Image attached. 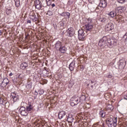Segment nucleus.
<instances>
[{
  "instance_id": "8",
  "label": "nucleus",
  "mask_w": 127,
  "mask_h": 127,
  "mask_svg": "<svg viewBox=\"0 0 127 127\" xmlns=\"http://www.w3.org/2000/svg\"><path fill=\"white\" fill-rule=\"evenodd\" d=\"M66 114L65 111H62L60 112L58 114L59 119H60V120H62V119L66 120V119H67V115Z\"/></svg>"
},
{
  "instance_id": "33",
  "label": "nucleus",
  "mask_w": 127,
  "mask_h": 127,
  "mask_svg": "<svg viewBox=\"0 0 127 127\" xmlns=\"http://www.w3.org/2000/svg\"><path fill=\"white\" fill-rule=\"evenodd\" d=\"M34 125H35V126L37 127H40V125H41V123H37L36 122H34Z\"/></svg>"
},
{
  "instance_id": "30",
  "label": "nucleus",
  "mask_w": 127,
  "mask_h": 127,
  "mask_svg": "<svg viewBox=\"0 0 127 127\" xmlns=\"http://www.w3.org/2000/svg\"><path fill=\"white\" fill-rule=\"evenodd\" d=\"M6 13L7 15H9L11 13V9H6Z\"/></svg>"
},
{
  "instance_id": "55",
  "label": "nucleus",
  "mask_w": 127,
  "mask_h": 127,
  "mask_svg": "<svg viewBox=\"0 0 127 127\" xmlns=\"http://www.w3.org/2000/svg\"><path fill=\"white\" fill-rule=\"evenodd\" d=\"M82 97H84V98H85V96H83Z\"/></svg>"
},
{
  "instance_id": "21",
  "label": "nucleus",
  "mask_w": 127,
  "mask_h": 127,
  "mask_svg": "<svg viewBox=\"0 0 127 127\" xmlns=\"http://www.w3.org/2000/svg\"><path fill=\"white\" fill-rule=\"evenodd\" d=\"M99 115L101 118H105L106 117V112L104 111H101L99 112Z\"/></svg>"
},
{
  "instance_id": "24",
  "label": "nucleus",
  "mask_w": 127,
  "mask_h": 127,
  "mask_svg": "<svg viewBox=\"0 0 127 127\" xmlns=\"http://www.w3.org/2000/svg\"><path fill=\"white\" fill-rule=\"evenodd\" d=\"M69 69L70 71H73L74 70V67H75V64H69L68 65Z\"/></svg>"
},
{
  "instance_id": "50",
  "label": "nucleus",
  "mask_w": 127,
  "mask_h": 127,
  "mask_svg": "<svg viewBox=\"0 0 127 127\" xmlns=\"http://www.w3.org/2000/svg\"><path fill=\"white\" fill-rule=\"evenodd\" d=\"M89 82H90L91 84L94 83V81H92V80H89Z\"/></svg>"
},
{
  "instance_id": "5",
  "label": "nucleus",
  "mask_w": 127,
  "mask_h": 127,
  "mask_svg": "<svg viewBox=\"0 0 127 127\" xmlns=\"http://www.w3.org/2000/svg\"><path fill=\"white\" fill-rule=\"evenodd\" d=\"M66 32L67 36L68 37H72V36H74V34H75V30H74L73 27H70L66 30Z\"/></svg>"
},
{
  "instance_id": "27",
  "label": "nucleus",
  "mask_w": 127,
  "mask_h": 127,
  "mask_svg": "<svg viewBox=\"0 0 127 127\" xmlns=\"http://www.w3.org/2000/svg\"><path fill=\"white\" fill-rule=\"evenodd\" d=\"M2 82H3V83H4L5 84L7 85L8 84V83H9V80H8V78H5L3 79Z\"/></svg>"
},
{
  "instance_id": "4",
  "label": "nucleus",
  "mask_w": 127,
  "mask_h": 127,
  "mask_svg": "<svg viewBox=\"0 0 127 127\" xmlns=\"http://www.w3.org/2000/svg\"><path fill=\"white\" fill-rule=\"evenodd\" d=\"M29 18L33 21H34V22H35V21H37V20H38V15L36 16V14L35 13V12L33 11L30 13Z\"/></svg>"
},
{
  "instance_id": "16",
  "label": "nucleus",
  "mask_w": 127,
  "mask_h": 127,
  "mask_svg": "<svg viewBox=\"0 0 127 127\" xmlns=\"http://www.w3.org/2000/svg\"><path fill=\"white\" fill-rule=\"evenodd\" d=\"M26 110L28 112H31L33 110V106L31 105V103H29L26 107Z\"/></svg>"
},
{
  "instance_id": "18",
  "label": "nucleus",
  "mask_w": 127,
  "mask_h": 127,
  "mask_svg": "<svg viewBox=\"0 0 127 127\" xmlns=\"http://www.w3.org/2000/svg\"><path fill=\"white\" fill-rule=\"evenodd\" d=\"M0 104H1V105H5V107H6V105H8L9 103L6 102L3 98L0 97Z\"/></svg>"
},
{
  "instance_id": "48",
  "label": "nucleus",
  "mask_w": 127,
  "mask_h": 127,
  "mask_svg": "<svg viewBox=\"0 0 127 127\" xmlns=\"http://www.w3.org/2000/svg\"><path fill=\"white\" fill-rule=\"evenodd\" d=\"M52 7H54V6H55V4L53 3V4H52Z\"/></svg>"
},
{
  "instance_id": "6",
  "label": "nucleus",
  "mask_w": 127,
  "mask_h": 127,
  "mask_svg": "<svg viewBox=\"0 0 127 127\" xmlns=\"http://www.w3.org/2000/svg\"><path fill=\"white\" fill-rule=\"evenodd\" d=\"M78 39L81 41L85 40V33L84 30L82 29L79 30L78 31Z\"/></svg>"
},
{
  "instance_id": "23",
  "label": "nucleus",
  "mask_w": 127,
  "mask_h": 127,
  "mask_svg": "<svg viewBox=\"0 0 127 127\" xmlns=\"http://www.w3.org/2000/svg\"><path fill=\"white\" fill-rule=\"evenodd\" d=\"M27 64H19V66L20 67V69H22V70H24L26 67H27Z\"/></svg>"
},
{
  "instance_id": "28",
  "label": "nucleus",
  "mask_w": 127,
  "mask_h": 127,
  "mask_svg": "<svg viewBox=\"0 0 127 127\" xmlns=\"http://www.w3.org/2000/svg\"><path fill=\"white\" fill-rule=\"evenodd\" d=\"M15 4L16 6H19L20 5V2L19 1V0H15Z\"/></svg>"
},
{
  "instance_id": "41",
  "label": "nucleus",
  "mask_w": 127,
  "mask_h": 127,
  "mask_svg": "<svg viewBox=\"0 0 127 127\" xmlns=\"http://www.w3.org/2000/svg\"><path fill=\"white\" fill-rule=\"evenodd\" d=\"M68 4H72L73 3V0H69L68 1Z\"/></svg>"
},
{
  "instance_id": "22",
  "label": "nucleus",
  "mask_w": 127,
  "mask_h": 127,
  "mask_svg": "<svg viewBox=\"0 0 127 127\" xmlns=\"http://www.w3.org/2000/svg\"><path fill=\"white\" fill-rule=\"evenodd\" d=\"M124 7H118L116 9V11H117V12H122V11H124Z\"/></svg>"
},
{
  "instance_id": "38",
  "label": "nucleus",
  "mask_w": 127,
  "mask_h": 127,
  "mask_svg": "<svg viewBox=\"0 0 127 127\" xmlns=\"http://www.w3.org/2000/svg\"><path fill=\"white\" fill-rule=\"evenodd\" d=\"M3 80V78H2V76H1V74H0V82H2Z\"/></svg>"
},
{
  "instance_id": "39",
  "label": "nucleus",
  "mask_w": 127,
  "mask_h": 127,
  "mask_svg": "<svg viewBox=\"0 0 127 127\" xmlns=\"http://www.w3.org/2000/svg\"><path fill=\"white\" fill-rule=\"evenodd\" d=\"M3 80V78H2V76H1V74H0V82H2Z\"/></svg>"
},
{
  "instance_id": "46",
  "label": "nucleus",
  "mask_w": 127,
  "mask_h": 127,
  "mask_svg": "<svg viewBox=\"0 0 127 127\" xmlns=\"http://www.w3.org/2000/svg\"><path fill=\"white\" fill-rule=\"evenodd\" d=\"M70 64H75V61H72L71 63H70Z\"/></svg>"
},
{
  "instance_id": "11",
  "label": "nucleus",
  "mask_w": 127,
  "mask_h": 127,
  "mask_svg": "<svg viewBox=\"0 0 127 127\" xmlns=\"http://www.w3.org/2000/svg\"><path fill=\"white\" fill-rule=\"evenodd\" d=\"M118 11H112L111 12H110L109 14V15H110V16H111V17H115V16H116L117 18H119V19H120V18H121V17H119L118 16Z\"/></svg>"
},
{
  "instance_id": "51",
  "label": "nucleus",
  "mask_w": 127,
  "mask_h": 127,
  "mask_svg": "<svg viewBox=\"0 0 127 127\" xmlns=\"http://www.w3.org/2000/svg\"><path fill=\"white\" fill-rule=\"evenodd\" d=\"M124 99H125V100H127V96H126V97H124Z\"/></svg>"
},
{
  "instance_id": "52",
  "label": "nucleus",
  "mask_w": 127,
  "mask_h": 127,
  "mask_svg": "<svg viewBox=\"0 0 127 127\" xmlns=\"http://www.w3.org/2000/svg\"><path fill=\"white\" fill-rule=\"evenodd\" d=\"M1 35V31L0 30V36Z\"/></svg>"
},
{
  "instance_id": "36",
  "label": "nucleus",
  "mask_w": 127,
  "mask_h": 127,
  "mask_svg": "<svg viewBox=\"0 0 127 127\" xmlns=\"http://www.w3.org/2000/svg\"><path fill=\"white\" fill-rule=\"evenodd\" d=\"M52 1V0H50V1H47L46 2V3H47V5H48V6H49V5H51Z\"/></svg>"
},
{
  "instance_id": "3",
  "label": "nucleus",
  "mask_w": 127,
  "mask_h": 127,
  "mask_svg": "<svg viewBox=\"0 0 127 127\" xmlns=\"http://www.w3.org/2000/svg\"><path fill=\"white\" fill-rule=\"evenodd\" d=\"M79 103H80V98L73 96L71 99L70 105L74 107V106H77Z\"/></svg>"
},
{
  "instance_id": "17",
  "label": "nucleus",
  "mask_w": 127,
  "mask_h": 127,
  "mask_svg": "<svg viewBox=\"0 0 127 127\" xmlns=\"http://www.w3.org/2000/svg\"><path fill=\"white\" fill-rule=\"evenodd\" d=\"M60 15L61 16H64V17L67 16L68 18H70V13L68 12H63L61 14H60Z\"/></svg>"
},
{
  "instance_id": "47",
  "label": "nucleus",
  "mask_w": 127,
  "mask_h": 127,
  "mask_svg": "<svg viewBox=\"0 0 127 127\" xmlns=\"http://www.w3.org/2000/svg\"><path fill=\"white\" fill-rule=\"evenodd\" d=\"M35 95L36 96H37V95H38V92L35 91Z\"/></svg>"
},
{
  "instance_id": "13",
  "label": "nucleus",
  "mask_w": 127,
  "mask_h": 127,
  "mask_svg": "<svg viewBox=\"0 0 127 127\" xmlns=\"http://www.w3.org/2000/svg\"><path fill=\"white\" fill-rule=\"evenodd\" d=\"M66 120L69 124H72L74 122V118L71 115H69L67 117H66Z\"/></svg>"
},
{
  "instance_id": "56",
  "label": "nucleus",
  "mask_w": 127,
  "mask_h": 127,
  "mask_svg": "<svg viewBox=\"0 0 127 127\" xmlns=\"http://www.w3.org/2000/svg\"><path fill=\"white\" fill-rule=\"evenodd\" d=\"M121 65H122V64H120V66H121Z\"/></svg>"
},
{
  "instance_id": "29",
  "label": "nucleus",
  "mask_w": 127,
  "mask_h": 127,
  "mask_svg": "<svg viewBox=\"0 0 127 127\" xmlns=\"http://www.w3.org/2000/svg\"><path fill=\"white\" fill-rule=\"evenodd\" d=\"M2 83L0 84V87L1 88H3V89H4V88H5V87H6V86L7 85V84H6L4 82H3V81H1Z\"/></svg>"
},
{
  "instance_id": "1",
  "label": "nucleus",
  "mask_w": 127,
  "mask_h": 127,
  "mask_svg": "<svg viewBox=\"0 0 127 127\" xmlns=\"http://www.w3.org/2000/svg\"><path fill=\"white\" fill-rule=\"evenodd\" d=\"M117 122H118V119L114 118V119L112 118L108 119L106 120V124H108V127H117Z\"/></svg>"
},
{
  "instance_id": "45",
  "label": "nucleus",
  "mask_w": 127,
  "mask_h": 127,
  "mask_svg": "<svg viewBox=\"0 0 127 127\" xmlns=\"http://www.w3.org/2000/svg\"><path fill=\"white\" fill-rule=\"evenodd\" d=\"M105 21H106V19H103L101 20L102 22H105Z\"/></svg>"
},
{
  "instance_id": "15",
  "label": "nucleus",
  "mask_w": 127,
  "mask_h": 127,
  "mask_svg": "<svg viewBox=\"0 0 127 127\" xmlns=\"http://www.w3.org/2000/svg\"><path fill=\"white\" fill-rule=\"evenodd\" d=\"M59 51H60L61 53H66V51H67V48L65 47L64 46H62V47L59 49Z\"/></svg>"
},
{
  "instance_id": "34",
  "label": "nucleus",
  "mask_w": 127,
  "mask_h": 127,
  "mask_svg": "<svg viewBox=\"0 0 127 127\" xmlns=\"http://www.w3.org/2000/svg\"><path fill=\"white\" fill-rule=\"evenodd\" d=\"M78 68H79V69H80L81 71H83L84 70V66L81 64H79L78 65Z\"/></svg>"
},
{
  "instance_id": "35",
  "label": "nucleus",
  "mask_w": 127,
  "mask_h": 127,
  "mask_svg": "<svg viewBox=\"0 0 127 127\" xmlns=\"http://www.w3.org/2000/svg\"><path fill=\"white\" fill-rule=\"evenodd\" d=\"M123 39L127 41V33H126L123 36Z\"/></svg>"
},
{
  "instance_id": "10",
  "label": "nucleus",
  "mask_w": 127,
  "mask_h": 127,
  "mask_svg": "<svg viewBox=\"0 0 127 127\" xmlns=\"http://www.w3.org/2000/svg\"><path fill=\"white\" fill-rule=\"evenodd\" d=\"M34 2L36 8L39 10L41 9V8L42 7V4H41V2H40V0H35Z\"/></svg>"
},
{
  "instance_id": "9",
  "label": "nucleus",
  "mask_w": 127,
  "mask_h": 127,
  "mask_svg": "<svg viewBox=\"0 0 127 127\" xmlns=\"http://www.w3.org/2000/svg\"><path fill=\"white\" fill-rule=\"evenodd\" d=\"M114 29V24L112 23H108L105 26V30L106 31H111V30H113Z\"/></svg>"
},
{
  "instance_id": "42",
  "label": "nucleus",
  "mask_w": 127,
  "mask_h": 127,
  "mask_svg": "<svg viewBox=\"0 0 127 127\" xmlns=\"http://www.w3.org/2000/svg\"><path fill=\"white\" fill-rule=\"evenodd\" d=\"M120 64H122L123 63H126V61L124 62V60H120Z\"/></svg>"
},
{
  "instance_id": "49",
  "label": "nucleus",
  "mask_w": 127,
  "mask_h": 127,
  "mask_svg": "<svg viewBox=\"0 0 127 127\" xmlns=\"http://www.w3.org/2000/svg\"><path fill=\"white\" fill-rule=\"evenodd\" d=\"M12 75H13V73H12V72H11V73L9 74V76H12Z\"/></svg>"
},
{
  "instance_id": "40",
  "label": "nucleus",
  "mask_w": 127,
  "mask_h": 127,
  "mask_svg": "<svg viewBox=\"0 0 127 127\" xmlns=\"http://www.w3.org/2000/svg\"><path fill=\"white\" fill-rule=\"evenodd\" d=\"M3 80V78H2V76H1V74H0V82H2Z\"/></svg>"
},
{
  "instance_id": "26",
  "label": "nucleus",
  "mask_w": 127,
  "mask_h": 127,
  "mask_svg": "<svg viewBox=\"0 0 127 127\" xmlns=\"http://www.w3.org/2000/svg\"><path fill=\"white\" fill-rule=\"evenodd\" d=\"M113 40L111 39H108L107 40V42L108 44V45H110V46H112L114 44V43L113 42Z\"/></svg>"
},
{
  "instance_id": "7",
  "label": "nucleus",
  "mask_w": 127,
  "mask_h": 127,
  "mask_svg": "<svg viewBox=\"0 0 127 127\" xmlns=\"http://www.w3.org/2000/svg\"><path fill=\"white\" fill-rule=\"evenodd\" d=\"M20 114L22 116H26L27 115H28V113H27V110L26 109H25V107L22 106L19 110Z\"/></svg>"
},
{
  "instance_id": "32",
  "label": "nucleus",
  "mask_w": 127,
  "mask_h": 127,
  "mask_svg": "<svg viewBox=\"0 0 127 127\" xmlns=\"http://www.w3.org/2000/svg\"><path fill=\"white\" fill-rule=\"evenodd\" d=\"M38 93L40 95H42V94H43L44 93V90H43V89L39 90L38 91Z\"/></svg>"
},
{
  "instance_id": "54",
  "label": "nucleus",
  "mask_w": 127,
  "mask_h": 127,
  "mask_svg": "<svg viewBox=\"0 0 127 127\" xmlns=\"http://www.w3.org/2000/svg\"><path fill=\"white\" fill-rule=\"evenodd\" d=\"M37 122H39V120H37Z\"/></svg>"
},
{
  "instance_id": "43",
  "label": "nucleus",
  "mask_w": 127,
  "mask_h": 127,
  "mask_svg": "<svg viewBox=\"0 0 127 127\" xmlns=\"http://www.w3.org/2000/svg\"><path fill=\"white\" fill-rule=\"evenodd\" d=\"M27 23H31V21L30 20H27Z\"/></svg>"
},
{
  "instance_id": "12",
  "label": "nucleus",
  "mask_w": 127,
  "mask_h": 127,
  "mask_svg": "<svg viewBox=\"0 0 127 127\" xmlns=\"http://www.w3.org/2000/svg\"><path fill=\"white\" fill-rule=\"evenodd\" d=\"M12 97V100L13 102H16L19 100V98L18 97V95H16L15 93H12L11 95Z\"/></svg>"
},
{
  "instance_id": "53",
  "label": "nucleus",
  "mask_w": 127,
  "mask_h": 127,
  "mask_svg": "<svg viewBox=\"0 0 127 127\" xmlns=\"http://www.w3.org/2000/svg\"><path fill=\"white\" fill-rule=\"evenodd\" d=\"M91 87L92 89L94 88V86L93 85H91Z\"/></svg>"
},
{
  "instance_id": "14",
  "label": "nucleus",
  "mask_w": 127,
  "mask_h": 127,
  "mask_svg": "<svg viewBox=\"0 0 127 127\" xmlns=\"http://www.w3.org/2000/svg\"><path fill=\"white\" fill-rule=\"evenodd\" d=\"M104 38H105L103 37L99 40L98 45L100 47H102V46H104V45H105V40L104 39Z\"/></svg>"
},
{
  "instance_id": "31",
  "label": "nucleus",
  "mask_w": 127,
  "mask_h": 127,
  "mask_svg": "<svg viewBox=\"0 0 127 127\" xmlns=\"http://www.w3.org/2000/svg\"><path fill=\"white\" fill-rule=\"evenodd\" d=\"M47 14H48V15H49L50 16L53 15V12H52V11L51 10H48L47 13Z\"/></svg>"
},
{
  "instance_id": "19",
  "label": "nucleus",
  "mask_w": 127,
  "mask_h": 127,
  "mask_svg": "<svg viewBox=\"0 0 127 127\" xmlns=\"http://www.w3.org/2000/svg\"><path fill=\"white\" fill-rule=\"evenodd\" d=\"M62 46V43L61 42H57L55 44V47L57 49H60Z\"/></svg>"
},
{
  "instance_id": "25",
  "label": "nucleus",
  "mask_w": 127,
  "mask_h": 127,
  "mask_svg": "<svg viewBox=\"0 0 127 127\" xmlns=\"http://www.w3.org/2000/svg\"><path fill=\"white\" fill-rule=\"evenodd\" d=\"M73 85H74V81L70 80L69 81V83H68V88H69V89H71L73 87Z\"/></svg>"
},
{
  "instance_id": "44",
  "label": "nucleus",
  "mask_w": 127,
  "mask_h": 127,
  "mask_svg": "<svg viewBox=\"0 0 127 127\" xmlns=\"http://www.w3.org/2000/svg\"><path fill=\"white\" fill-rule=\"evenodd\" d=\"M113 76L111 74H109L108 75V78H112Z\"/></svg>"
},
{
  "instance_id": "37",
  "label": "nucleus",
  "mask_w": 127,
  "mask_h": 127,
  "mask_svg": "<svg viewBox=\"0 0 127 127\" xmlns=\"http://www.w3.org/2000/svg\"><path fill=\"white\" fill-rule=\"evenodd\" d=\"M119 2H120V3H124V2H125V1H126V0H118Z\"/></svg>"
},
{
  "instance_id": "2",
  "label": "nucleus",
  "mask_w": 127,
  "mask_h": 127,
  "mask_svg": "<svg viewBox=\"0 0 127 127\" xmlns=\"http://www.w3.org/2000/svg\"><path fill=\"white\" fill-rule=\"evenodd\" d=\"M84 29L86 31H91L93 29V25L92 24V19L89 18L86 21V24L84 26Z\"/></svg>"
},
{
  "instance_id": "20",
  "label": "nucleus",
  "mask_w": 127,
  "mask_h": 127,
  "mask_svg": "<svg viewBox=\"0 0 127 127\" xmlns=\"http://www.w3.org/2000/svg\"><path fill=\"white\" fill-rule=\"evenodd\" d=\"M99 5L101 7H106L107 6V2H106V1H102L100 2Z\"/></svg>"
}]
</instances>
